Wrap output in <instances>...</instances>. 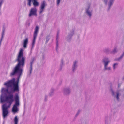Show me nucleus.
Instances as JSON below:
<instances>
[{
    "label": "nucleus",
    "instance_id": "1",
    "mask_svg": "<svg viewBox=\"0 0 124 124\" xmlns=\"http://www.w3.org/2000/svg\"><path fill=\"white\" fill-rule=\"evenodd\" d=\"M6 100L8 101V102L5 103L2 106V115L4 118H5L8 114V109L14 101L13 94H10L6 97Z\"/></svg>",
    "mask_w": 124,
    "mask_h": 124
},
{
    "label": "nucleus",
    "instance_id": "2",
    "mask_svg": "<svg viewBox=\"0 0 124 124\" xmlns=\"http://www.w3.org/2000/svg\"><path fill=\"white\" fill-rule=\"evenodd\" d=\"M24 62H18L12 71L10 73V75L11 76L15 75L17 73H19L21 75L22 73L23 68Z\"/></svg>",
    "mask_w": 124,
    "mask_h": 124
},
{
    "label": "nucleus",
    "instance_id": "3",
    "mask_svg": "<svg viewBox=\"0 0 124 124\" xmlns=\"http://www.w3.org/2000/svg\"><path fill=\"white\" fill-rule=\"evenodd\" d=\"M15 103L13 105L12 109V112L15 113L19 111L18 107L20 106L19 97L18 93H16L15 98Z\"/></svg>",
    "mask_w": 124,
    "mask_h": 124
},
{
    "label": "nucleus",
    "instance_id": "4",
    "mask_svg": "<svg viewBox=\"0 0 124 124\" xmlns=\"http://www.w3.org/2000/svg\"><path fill=\"white\" fill-rule=\"evenodd\" d=\"M23 51L22 48L20 50L17 58L18 62H24L25 58L23 56Z\"/></svg>",
    "mask_w": 124,
    "mask_h": 124
},
{
    "label": "nucleus",
    "instance_id": "5",
    "mask_svg": "<svg viewBox=\"0 0 124 124\" xmlns=\"http://www.w3.org/2000/svg\"><path fill=\"white\" fill-rule=\"evenodd\" d=\"M39 27L38 26H36L35 28V30L33 34V40L32 45L33 46L35 44L36 38L37 36V34L39 30Z\"/></svg>",
    "mask_w": 124,
    "mask_h": 124
},
{
    "label": "nucleus",
    "instance_id": "6",
    "mask_svg": "<svg viewBox=\"0 0 124 124\" xmlns=\"http://www.w3.org/2000/svg\"><path fill=\"white\" fill-rule=\"evenodd\" d=\"M19 79H18L16 81H15L13 85V90L14 91H19Z\"/></svg>",
    "mask_w": 124,
    "mask_h": 124
},
{
    "label": "nucleus",
    "instance_id": "7",
    "mask_svg": "<svg viewBox=\"0 0 124 124\" xmlns=\"http://www.w3.org/2000/svg\"><path fill=\"white\" fill-rule=\"evenodd\" d=\"M15 79L13 78L12 80L9 81L8 82L4 83V85L8 87H11L15 82Z\"/></svg>",
    "mask_w": 124,
    "mask_h": 124
},
{
    "label": "nucleus",
    "instance_id": "8",
    "mask_svg": "<svg viewBox=\"0 0 124 124\" xmlns=\"http://www.w3.org/2000/svg\"><path fill=\"white\" fill-rule=\"evenodd\" d=\"M37 9L35 8H31L30 11L29 16L30 17L32 15H36Z\"/></svg>",
    "mask_w": 124,
    "mask_h": 124
},
{
    "label": "nucleus",
    "instance_id": "9",
    "mask_svg": "<svg viewBox=\"0 0 124 124\" xmlns=\"http://www.w3.org/2000/svg\"><path fill=\"white\" fill-rule=\"evenodd\" d=\"M46 2L45 1H43L41 2L40 7L39 14H41L44 11V9L46 5Z\"/></svg>",
    "mask_w": 124,
    "mask_h": 124
},
{
    "label": "nucleus",
    "instance_id": "10",
    "mask_svg": "<svg viewBox=\"0 0 124 124\" xmlns=\"http://www.w3.org/2000/svg\"><path fill=\"white\" fill-rule=\"evenodd\" d=\"M28 40L27 38H26L24 40L23 42V46L24 48H26L27 44L28 43Z\"/></svg>",
    "mask_w": 124,
    "mask_h": 124
},
{
    "label": "nucleus",
    "instance_id": "11",
    "mask_svg": "<svg viewBox=\"0 0 124 124\" xmlns=\"http://www.w3.org/2000/svg\"><path fill=\"white\" fill-rule=\"evenodd\" d=\"M37 0H32L33 2V5L34 6H38L39 5V3L37 1Z\"/></svg>",
    "mask_w": 124,
    "mask_h": 124
},
{
    "label": "nucleus",
    "instance_id": "12",
    "mask_svg": "<svg viewBox=\"0 0 124 124\" xmlns=\"http://www.w3.org/2000/svg\"><path fill=\"white\" fill-rule=\"evenodd\" d=\"M14 121L15 124H17L18 122V119L17 116H16L14 118Z\"/></svg>",
    "mask_w": 124,
    "mask_h": 124
},
{
    "label": "nucleus",
    "instance_id": "13",
    "mask_svg": "<svg viewBox=\"0 0 124 124\" xmlns=\"http://www.w3.org/2000/svg\"><path fill=\"white\" fill-rule=\"evenodd\" d=\"M0 100H1V103H2L4 102L5 101H6V100H5L4 99V97L2 95H1V98H0Z\"/></svg>",
    "mask_w": 124,
    "mask_h": 124
},
{
    "label": "nucleus",
    "instance_id": "14",
    "mask_svg": "<svg viewBox=\"0 0 124 124\" xmlns=\"http://www.w3.org/2000/svg\"><path fill=\"white\" fill-rule=\"evenodd\" d=\"M108 62H105V69H109V70H110V68H108L107 69L106 68V66H107V65H108Z\"/></svg>",
    "mask_w": 124,
    "mask_h": 124
},
{
    "label": "nucleus",
    "instance_id": "15",
    "mask_svg": "<svg viewBox=\"0 0 124 124\" xmlns=\"http://www.w3.org/2000/svg\"><path fill=\"white\" fill-rule=\"evenodd\" d=\"M86 12L89 15V17H90L91 16V13L90 12H89L88 10H87L86 11Z\"/></svg>",
    "mask_w": 124,
    "mask_h": 124
},
{
    "label": "nucleus",
    "instance_id": "16",
    "mask_svg": "<svg viewBox=\"0 0 124 124\" xmlns=\"http://www.w3.org/2000/svg\"><path fill=\"white\" fill-rule=\"evenodd\" d=\"M32 62H31L30 63V74H31L32 70Z\"/></svg>",
    "mask_w": 124,
    "mask_h": 124
},
{
    "label": "nucleus",
    "instance_id": "17",
    "mask_svg": "<svg viewBox=\"0 0 124 124\" xmlns=\"http://www.w3.org/2000/svg\"><path fill=\"white\" fill-rule=\"evenodd\" d=\"M113 0H110V2L109 4V7H110L112 5Z\"/></svg>",
    "mask_w": 124,
    "mask_h": 124
},
{
    "label": "nucleus",
    "instance_id": "18",
    "mask_svg": "<svg viewBox=\"0 0 124 124\" xmlns=\"http://www.w3.org/2000/svg\"><path fill=\"white\" fill-rule=\"evenodd\" d=\"M28 0V5L29 6H31V2L32 0Z\"/></svg>",
    "mask_w": 124,
    "mask_h": 124
},
{
    "label": "nucleus",
    "instance_id": "19",
    "mask_svg": "<svg viewBox=\"0 0 124 124\" xmlns=\"http://www.w3.org/2000/svg\"><path fill=\"white\" fill-rule=\"evenodd\" d=\"M117 63H115L114 65H113V68L114 69H115V68H116V67L117 66Z\"/></svg>",
    "mask_w": 124,
    "mask_h": 124
},
{
    "label": "nucleus",
    "instance_id": "20",
    "mask_svg": "<svg viewBox=\"0 0 124 124\" xmlns=\"http://www.w3.org/2000/svg\"><path fill=\"white\" fill-rule=\"evenodd\" d=\"M76 64V62H75V63H74V66H73V71H74V70L75 69V67Z\"/></svg>",
    "mask_w": 124,
    "mask_h": 124
},
{
    "label": "nucleus",
    "instance_id": "21",
    "mask_svg": "<svg viewBox=\"0 0 124 124\" xmlns=\"http://www.w3.org/2000/svg\"><path fill=\"white\" fill-rule=\"evenodd\" d=\"M60 0H57V4L58 5L60 3Z\"/></svg>",
    "mask_w": 124,
    "mask_h": 124
},
{
    "label": "nucleus",
    "instance_id": "22",
    "mask_svg": "<svg viewBox=\"0 0 124 124\" xmlns=\"http://www.w3.org/2000/svg\"><path fill=\"white\" fill-rule=\"evenodd\" d=\"M58 39V34L57 35V37H56V40H57V39ZM58 41H57V46L58 45V44H57V43H58Z\"/></svg>",
    "mask_w": 124,
    "mask_h": 124
},
{
    "label": "nucleus",
    "instance_id": "23",
    "mask_svg": "<svg viewBox=\"0 0 124 124\" xmlns=\"http://www.w3.org/2000/svg\"><path fill=\"white\" fill-rule=\"evenodd\" d=\"M118 96H119V93H117V98L118 100L119 99V97H118Z\"/></svg>",
    "mask_w": 124,
    "mask_h": 124
},
{
    "label": "nucleus",
    "instance_id": "24",
    "mask_svg": "<svg viewBox=\"0 0 124 124\" xmlns=\"http://www.w3.org/2000/svg\"><path fill=\"white\" fill-rule=\"evenodd\" d=\"M104 0V2L106 4L107 2V0Z\"/></svg>",
    "mask_w": 124,
    "mask_h": 124
},
{
    "label": "nucleus",
    "instance_id": "25",
    "mask_svg": "<svg viewBox=\"0 0 124 124\" xmlns=\"http://www.w3.org/2000/svg\"><path fill=\"white\" fill-rule=\"evenodd\" d=\"M116 49H114L113 51V52H114V53L116 52Z\"/></svg>",
    "mask_w": 124,
    "mask_h": 124
},
{
    "label": "nucleus",
    "instance_id": "26",
    "mask_svg": "<svg viewBox=\"0 0 124 124\" xmlns=\"http://www.w3.org/2000/svg\"><path fill=\"white\" fill-rule=\"evenodd\" d=\"M5 89V88H2V92H3V91H4V90Z\"/></svg>",
    "mask_w": 124,
    "mask_h": 124
},
{
    "label": "nucleus",
    "instance_id": "27",
    "mask_svg": "<svg viewBox=\"0 0 124 124\" xmlns=\"http://www.w3.org/2000/svg\"><path fill=\"white\" fill-rule=\"evenodd\" d=\"M112 93L113 95H114V92L113 91H112Z\"/></svg>",
    "mask_w": 124,
    "mask_h": 124
},
{
    "label": "nucleus",
    "instance_id": "28",
    "mask_svg": "<svg viewBox=\"0 0 124 124\" xmlns=\"http://www.w3.org/2000/svg\"><path fill=\"white\" fill-rule=\"evenodd\" d=\"M79 112L80 111H79L78 112V113L77 114L76 116H77L78 114L79 113Z\"/></svg>",
    "mask_w": 124,
    "mask_h": 124
},
{
    "label": "nucleus",
    "instance_id": "29",
    "mask_svg": "<svg viewBox=\"0 0 124 124\" xmlns=\"http://www.w3.org/2000/svg\"><path fill=\"white\" fill-rule=\"evenodd\" d=\"M124 54V53H123V55H122V57L123 56Z\"/></svg>",
    "mask_w": 124,
    "mask_h": 124
},
{
    "label": "nucleus",
    "instance_id": "30",
    "mask_svg": "<svg viewBox=\"0 0 124 124\" xmlns=\"http://www.w3.org/2000/svg\"><path fill=\"white\" fill-rule=\"evenodd\" d=\"M104 62H109L108 61H106V62L104 61Z\"/></svg>",
    "mask_w": 124,
    "mask_h": 124
},
{
    "label": "nucleus",
    "instance_id": "31",
    "mask_svg": "<svg viewBox=\"0 0 124 124\" xmlns=\"http://www.w3.org/2000/svg\"><path fill=\"white\" fill-rule=\"evenodd\" d=\"M123 79H124V78Z\"/></svg>",
    "mask_w": 124,
    "mask_h": 124
}]
</instances>
